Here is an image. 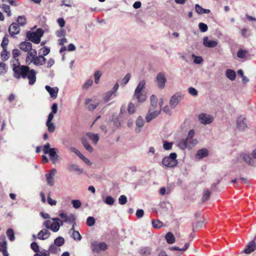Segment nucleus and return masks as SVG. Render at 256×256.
I'll use <instances>...</instances> for the list:
<instances>
[{
    "label": "nucleus",
    "instance_id": "nucleus-64",
    "mask_svg": "<svg viewBox=\"0 0 256 256\" xmlns=\"http://www.w3.org/2000/svg\"><path fill=\"white\" fill-rule=\"evenodd\" d=\"M8 52L6 49H3V51L1 52V56L4 60H6L8 58Z\"/></svg>",
    "mask_w": 256,
    "mask_h": 256
},
{
    "label": "nucleus",
    "instance_id": "nucleus-48",
    "mask_svg": "<svg viewBox=\"0 0 256 256\" xmlns=\"http://www.w3.org/2000/svg\"><path fill=\"white\" fill-rule=\"evenodd\" d=\"M2 8L4 12L7 14L8 16H10L12 15L10 6L8 5L3 4L2 6Z\"/></svg>",
    "mask_w": 256,
    "mask_h": 256
},
{
    "label": "nucleus",
    "instance_id": "nucleus-14",
    "mask_svg": "<svg viewBox=\"0 0 256 256\" xmlns=\"http://www.w3.org/2000/svg\"><path fill=\"white\" fill-rule=\"evenodd\" d=\"M56 173V170L52 168L49 171L48 174H46V182L49 186H53L54 184V176Z\"/></svg>",
    "mask_w": 256,
    "mask_h": 256
},
{
    "label": "nucleus",
    "instance_id": "nucleus-33",
    "mask_svg": "<svg viewBox=\"0 0 256 256\" xmlns=\"http://www.w3.org/2000/svg\"><path fill=\"white\" fill-rule=\"evenodd\" d=\"M188 149H192L198 144V140L196 138L186 139Z\"/></svg>",
    "mask_w": 256,
    "mask_h": 256
},
{
    "label": "nucleus",
    "instance_id": "nucleus-60",
    "mask_svg": "<svg viewBox=\"0 0 256 256\" xmlns=\"http://www.w3.org/2000/svg\"><path fill=\"white\" fill-rule=\"evenodd\" d=\"M198 28L202 32H206L208 29L207 25L203 22H200L198 24Z\"/></svg>",
    "mask_w": 256,
    "mask_h": 256
},
{
    "label": "nucleus",
    "instance_id": "nucleus-63",
    "mask_svg": "<svg viewBox=\"0 0 256 256\" xmlns=\"http://www.w3.org/2000/svg\"><path fill=\"white\" fill-rule=\"evenodd\" d=\"M118 202L122 205L126 204L127 202V198L124 195L120 196L118 198Z\"/></svg>",
    "mask_w": 256,
    "mask_h": 256
},
{
    "label": "nucleus",
    "instance_id": "nucleus-52",
    "mask_svg": "<svg viewBox=\"0 0 256 256\" xmlns=\"http://www.w3.org/2000/svg\"><path fill=\"white\" fill-rule=\"evenodd\" d=\"M104 202L108 204V205H110V206H112V205L114 204V198L111 196H107L104 200Z\"/></svg>",
    "mask_w": 256,
    "mask_h": 256
},
{
    "label": "nucleus",
    "instance_id": "nucleus-9",
    "mask_svg": "<svg viewBox=\"0 0 256 256\" xmlns=\"http://www.w3.org/2000/svg\"><path fill=\"white\" fill-rule=\"evenodd\" d=\"M198 118L200 122L204 125L210 124L214 120V118L212 116L204 113L200 114L198 115Z\"/></svg>",
    "mask_w": 256,
    "mask_h": 256
},
{
    "label": "nucleus",
    "instance_id": "nucleus-35",
    "mask_svg": "<svg viewBox=\"0 0 256 256\" xmlns=\"http://www.w3.org/2000/svg\"><path fill=\"white\" fill-rule=\"evenodd\" d=\"M88 138L92 140L94 144H96L99 140V136L98 134H94L90 132H88L86 134Z\"/></svg>",
    "mask_w": 256,
    "mask_h": 256
},
{
    "label": "nucleus",
    "instance_id": "nucleus-36",
    "mask_svg": "<svg viewBox=\"0 0 256 256\" xmlns=\"http://www.w3.org/2000/svg\"><path fill=\"white\" fill-rule=\"evenodd\" d=\"M165 238L168 244H172L175 242L174 236L170 232H168L166 234Z\"/></svg>",
    "mask_w": 256,
    "mask_h": 256
},
{
    "label": "nucleus",
    "instance_id": "nucleus-55",
    "mask_svg": "<svg viewBox=\"0 0 256 256\" xmlns=\"http://www.w3.org/2000/svg\"><path fill=\"white\" fill-rule=\"evenodd\" d=\"M96 222L94 218L92 216H88L86 219V224L88 226H93Z\"/></svg>",
    "mask_w": 256,
    "mask_h": 256
},
{
    "label": "nucleus",
    "instance_id": "nucleus-41",
    "mask_svg": "<svg viewBox=\"0 0 256 256\" xmlns=\"http://www.w3.org/2000/svg\"><path fill=\"white\" fill-rule=\"evenodd\" d=\"M64 240L62 236H58L54 240V244L57 246H60L64 244Z\"/></svg>",
    "mask_w": 256,
    "mask_h": 256
},
{
    "label": "nucleus",
    "instance_id": "nucleus-31",
    "mask_svg": "<svg viewBox=\"0 0 256 256\" xmlns=\"http://www.w3.org/2000/svg\"><path fill=\"white\" fill-rule=\"evenodd\" d=\"M208 154V150L206 148H202L198 150L196 152V156L198 158L201 159L207 156Z\"/></svg>",
    "mask_w": 256,
    "mask_h": 256
},
{
    "label": "nucleus",
    "instance_id": "nucleus-56",
    "mask_svg": "<svg viewBox=\"0 0 256 256\" xmlns=\"http://www.w3.org/2000/svg\"><path fill=\"white\" fill-rule=\"evenodd\" d=\"M152 224L154 228H159L162 226V223L158 220H156L152 221Z\"/></svg>",
    "mask_w": 256,
    "mask_h": 256
},
{
    "label": "nucleus",
    "instance_id": "nucleus-58",
    "mask_svg": "<svg viewBox=\"0 0 256 256\" xmlns=\"http://www.w3.org/2000/svg\"><path fill=\"white\" fill-rule=\"evenodd\" d=\"M13 58L17 62H18V59L17 58L20 56V51L18 49H14L12 52Z\"/></svg>",
    "mask_w": 256,
    "mask_h": 256
},
{
    "label": "nucleus",
    "instance_id": "nucleus-8",
    "mask_svg": "<svg viewBox=\"0 0 256 256\" xmlns=\"http://www.w3.org/2000/svg\"><path fill=\"white\" fill-rule=\"evenodd\" d=\"M43 226L53 232H57L60 230V225L58 222H52L50 220H46L43 222Z\"/></svg>",
    "mask_w": 256,
    "mask_h": 256
},
{
    "label": "nucleus",
    "instance_id": "nucleus-38",
    "mask_svg": "<svg viewBox=\"0 0 256 256\" xmlns=\"http://www.w3.org/2000/svg\"><path fill=\"white\" fill-rule=\"evenodd\" d=\"M6 235L11 242H13L15 240V236L14 230L12 228H8L6 230Z\"/></svg>",
    "mask_w": 256,
    "mask_h": 256
},
{
    "label": "nucleus",
    "instance_id": "nucleus-30",
    "mask_svg": "<svg viewBox=\"0 0 256 256\" xmlns=\"http://www.w3.org/2000/svg\"><path fill=\"white\" fill-rule=\"evenodd\" d=\"M226 75L227 78L230 80H234L236 79V73L234 70L231 69H228L226 72Z\"/></svg>",
    "mask_w": 256,
    "mask_h": 256
},
{
    "label": "nucleus",
    "instance_id": "nucleus-11",
    "mask_svg": "<svg viewBox=\"0 0 256 256\" xmlns=\"http://www.w3.org/2000/svg\"><path fill=\"white\" fill-rule=\"evenodd\" d=\"M59 216L61 218L64 219V222L65 223L69 224L74 222L76 220V216L73 214H70L68 215L64 212H60L59 214Z\"/></svg>",
    "mask_w": 256,
    "mask_h": 256
},
{
    "label": "nucleus",
    "instance_id": "nucleus-61",
    "mask_svg": "<svg viewBox=\"0 0 256 256\" xmlns=\"http://www.w3.org/2000/svg\"><path fill=\"white\" fill-rule=\"evenodd\" d=\"M130 76H131L130 74H127L124 78L122 80L121 84L123 86H124L130 80Z\"/></svg>",
    "mask_w": 256,
    "mask_h": 256
},
{
    "label": "nucleus",
    "instance_id": "nucleus-62",
    "mask_svg": "<svg viewBox=\"0 0 256 256\" xmlns=\"http://www.w3.org/2000/svg\"><path fill=\"white\" fill-rule=\"evenodd\" d=\"M172 143L168 142L166 140L164 142L163 147L166 150H170L172 148Z\"/></svg>",
    "mask_w": 256,
    "mask_h": 256
},
{
    "label": "nucleus",
    "instance_id": "nucleus-53",
    "mask_svg": "<svg viewBox=\"0 0 256 256\" xmlns=\"http://www.w3.org/2000/svg\"><path fill=\"white\" fill-rule=\"evenodd\" d=\"M7 72V68L6 64L4 62H0V74L3 75L5 74Z\"/></svg>",
    "mask_w": 256,
    "mask_h": 256
},
{
    "label": "nucleus",
    "instance_id": "nucleus-19",
    "mask_svg": "<svg viewBox=\"0 0 256 256\" xmlns=\"http://www.w3.org/2000/svg\"><path fill=\"white\" fill-rule=\"evenodd\" d=\"M45 88L52 98L55 99L56 98L58 92V87L51 88L49 86H46Z\"/></svg>",
    "mask_w": 256,
    "mask_h": 256
},
{
    "label": "nucleus",
    "instance_id": "nucleus-18",
    "mask_svg": "<svg viewBox=\"0 0 256 256\" xmlns=\"http://www.w3.org/2000/svg\"><path fill=\"white\" fill-rule=\"evenodd\" d=\"M85 104L88 106V109L89 110H94L98 105V102H95L92 98H86Z\"/></svg>",
    "mask_w": 256,
    "mask_h": 256
},
{
    "label": "nucleus",
    "instance_id": "nucleus-27",
    "mask_svg": "<svg viewBox=\"0 0 256 256\" xmlns=\"http://www.w3.org/2000/svg\"><path fill=\"white\" fill-rule=\"evenodd\" d=\"M116 94H114L112 91L109 90L104 94L103 96V100L104 102H107L109 100L116 97Z\"/></svg>",
    "mask_w": 256,
    "mask_h": 256
},
{
    "label": "nucleus",
    "instance_id": "nucleus-25",
    "mask_svg": "<svg viewBox=\"0 0 256 256\" xmlns=\"http://www.w3.org/2000/svg\"><path fill=\"white\" fill-rule=\"evenodd\" d=\"M20 50L24 52H28V53L32 50H34L32 49V43L28 42H24L20 43Z\"/></svg>",
    "mask_w": 256,
    "mask_h": 256
},
{
    "label": "nucleus",
    "instance_id": "nucleus-10",
    "mask_svg": "<svg viewBox=\"0 0 256 256\" xmlns=\"http://www.w3.org/2000/svg\"><path fill=\"white\" fill-rule=\"evenodd\" d=\"M156 82L157 83L158 88L160 89L164 88L166 82L164 74L163 72H159L156 76Z\"/></svg>",
    "mask_w": 256,
    "mask_h": 256
},
{
    "label": "nucleus",
    "instance_id": "nucleus-13",
    "mask_svg": "<svg viewBox=\"0 0 256 256\" xmlns=\"http://www.w3.org/2000/svg\"><path fill=\"white\" fill-rule=\"evenodd\" d=\"M182 99V96L176 94H174L170 98V105L172 108H174L180 102Z\"/></svg>",
    "mask_w": 256,
    "mask_h": 256
},
{
    "label": "nucleus",
    "instance_id": "nucleus-37",
    "mask_svg": "<svg viewBox=\"0 0 256 256\" xmlns=\"http://www.w3.org/2000/svg\"><path fill=\"white\" fill-rule=\"evenodd\" d=\"M248 54V50H244L240 49L237 52V56L238 58L243 59L246 58Z\"/></svg>",
    "mask_w": 256,
    "mask_h": 256
},
{
    "label": "nucleus",
    "instance_id": "nucleus-28",
    "mask_svg": "<svg viewBox=\"0 0 256 256\" xmlns=\"http://www.w3.org/2000/svg\"><path fill=\"white\" fill-rule=\"evenodd\" d=\"M256 248V242L254 240H252L247 245L244 250V252L247 254H250L255 250Z\"/></svg>",
    "mask_w": 256,
    "mask_h": 256
},
{
    "label": "nucleus",
    "instance_id": "nucleus-17",
    "mask_svg": "<svg viewBox=\"0 0 256 256\" xmlns=\"http://www.w3.org/2000/svg\"><path fill=\"white\" fill-rule=\"evenodd\" d=\"M150 106L149 108V111L154 112L158 108V98L156 96L152 94L150 98Z\"/></svg>",
    "mask_w": 256,
    "mask_h": 256
},
{
    "label": "nucleus",
    "instance_id": "nucleus-7",
    "mask_svg": "<svg viewBox=\"0 0 256 256\" xmlns=\"http://www.w3.org/2000/svg\"><path fill=\"white\" fill-rule=\"evenodd\" d=\"M107 244L104 242L94 241L91 243L92 250L94 252H98L100 250H105L107 248Z\"/></svg>",
    "mask_w": 256,
    "mask_h": 256
},
{
    "label": "nucleus",
    "instance_id": "nucleus-45",
    "mask_svg": "<svg viewBox=\"0 0 256 256\" xmlns=\"http://www.w3.org/2000/svg\"><path fill=\"white\" fill-rule=\"evenodd\" d=\"M58 250H60V248L54 244H52L48 250V252L52 254H56Z\"/></svg>",
    "mask_w": 256,
    "mask_h": 256
},
{
    "label": "nucleus",
    "instance_id": "nucleus-44",
    "mask_svg": "<svg viewBox=\"0 0 256 256\" xmlns=\"http://www.w3.org/2000/svg\"><path fill=\"white\" fill-rule=\"evenodd\" d=\"M204 226V221H199L196 224V226H194V222H192V230L194 232L196 230H198L199 228H202Z\"/></svg>",
    "mask_w": 256,
    "mask_h": 256
},
{
    "label": "nucleus",
    "instance_id": "nucleus-32",
    "mask_svg": "<svg viewBox=\"0 0 256 256\" xmlns=\"http://www.w3.org/2000/svg\"><path fill=\"white\" fill-rule=\"evenodd\" d=\"M195 10L198 14H208L210 12V10L203 8L198 4L195 5Z\"/></svg>",
    "mask_w": 256,
    "mask_h": 256
},
{
    "label": "nucleus",
    "instance_id": "nucleus-20",
    "mask_svg": "<svg viewBox=\"0 0 256 256\" xmlns=\"http://www.w3.org/2000/svg\"><path fill=\"white\" fill-rule=\"evenodd\" d=\"M67 169L71 172H76L78 174H83L84 170L78 167V166L74 164H70L68 166Z\"/></svg>",
    "mask_w": 256,
    "mask_h": 256
},
{
    "label": "nucleus",
    "instance_id": "nucleus-3",
    "mask_svg": "<svg viewBox=\"0 0 256 256\" xmlns=\"http://www.w3.org/2000/svg\"><path fill=\"white\" fill-rule=\"evenodd\" d=\"M244 161L246 163L251 166L256 164V148L252 151L251 154H241L238 155L236 160H234V164L237 162Z\"/></svg>",
    "mask_w": 256,
    "mask_h": 256
},
{
    "label": "nucleus",
    "instance_id": "nucleus-50",
    "mask_svg": "<svg viewBox=\"0 0 256 256\" xmlns=\"http://www.w3.org/2000/svg\"><path fill=\"white\" fill-rule=\"evenodd\" d=\"M192 57L194 58V62L196 64H200L203 62V59L201 56H196L194 54H192Z\"/></svg>",
    "mask_w": 256,
    "mask_h": 256
},
{
    "label": "nucleus",
    "instance_id": "nucleus-16",
    "mask_svg": "<svg viewBox=\"0 0 256 256\" xmlns=\"http://www.w3.org/2000/svg\"><path fill=\"white\" fill-rule=\"evenodd\" d=\"M50 235V232L46 228L38 232L37 238L40 240H45L48 239Z\"/></svg>",
    "mask_w": 256,
    "mask_h": 256
},
{
    "label": "nucleus",
    "instance_id": "nucleus-42",
    "mask_svg": "<svg viewBox=\"0 0 256 256\" xmlns=\"http://www.w3.org/2000/svg\"><path fill=\"white\" fill-rule=\"evenodd\" d=\"M17 24L18 26H24L26 24V18L24 16H18L17 18Z\"/></svg>",
    "mask_w": 256,
    "mask_h": 256
},
{
    "label": "nucleus",
    "instance_id": "nucleus-49",
    "mask_svg": "<svg viewBox=\"0 0 256 256\" xmlns=\"http://www.w3.org/2000/svg\"><path fill=\"white\" fill-rule=\"evenodd\" d=\"M93 81L92 79L87 80L82 86L83 90H87L92 84Z\"/></svg>",
    "mask_w": 256,
    "mask_h": 256
},
{
    "label": "nucleus",
    "instance_id": "nucleus-39",
    "mask_svg": "<svg viewBox=\"0 0 256 256\" xmlns=\"http://www.w3.org/2000/svg\"><path fill=\"white\" fill-rule=\"evenodd\" d=\"M50 52V48L48 46H44L39 50V54L40 56H44V57L47 56Z\"/></svg>",
    "mask_w": 256,
    "mask_h": 256
},
{
    "label": "nucleus",
    "instance_id": "nucleus-57",
    "mask_svg": "<svg viewBox=\"0 0 256 256\" xmlns=\"http://www.w3.org/2000/svg\"><path fill=\"white\" fill-rule=\"evenodd\" d=\"M72 204L73 207L76 209L80 208L82 205L81 202L78 200H72Z\"/></svg>",
    "mask_w": 256,
    "mask_h": 256
},
{
    "label": "nucleus",
    "instance_id": "nucleus-24",
    "mask_svg": "<svg viewBox=\"0 0 256 256\" xmlns=\"http://www.w3.org/2000/svg\"><path fill=\"white\" fill-rule=\"evenodd\" d=\"M0 252L2 253L4 256H9L7 250V242L4 237L3 240L0 242Z\"/></svg>",
    "mask_w": 256,
    "mask_h": 256
},
{
    "label": "nucleus",
    "instance_id": "nucleus-5",
    "mask_svg": "<svg viewBox=\"0 0 256 256\" xmlns=\"http://www.w3.org/2000/svg\"><path fill=\"white\" fill-rule=\"evenodd\" d=\"M236 126L240 132H246L250 128V124L244 116H240L236 118Z\"/></svg>",
    "mask_w": 256,
    "mask_h": 256
},
{
    "label": "nucleus",
    "instance_id": "nucleus-6",
    "mask_svg": "<svg viewBox=\"0 0 256 256\" xmlns=\"http://www.w3.org/2000/svg\"><path fill=\"white\" fill-rule=\"evenodd\" d=\"M177 154L175 152L171 153L169 156L165 157L162 160L163 165L166 167H174L176 166L178 162L176 160Z\"/></svg>",
    "mask_w": 256,
    "mask_h": 256
},
{
    "label": "nucleus",
    "instance_id": "nucleus-15",
    "mask_svg": "<svg viewBox=\"0 0 256 256\" xmlns=\"http://www.w3.org/2000/svg\"><path fill=\"white\" fill-rule=\"evenodd\" d=\"M8 32L12 36L19 34L20 32V26L16 22L12 23L8 28Z\"/></svg>",
    "mask_w": 256,
    "mask_h": 256
},
{
    "label": "nucleus",
    "instance_id": "nucleus-4",
    "mask_svg": "<svg viewBox=\"0 0 256 256\" xmlns=\"http://www.w3.org/2000/svg\"><path fill=\"white\" fill-rule=\"evenodd\" d=\"M44 34V30L42 28H38L35 32H28L26 36L28 40L36 44L40 43V38Z\"/></svg>",
    "mask_w": 256,
    "mask_h": 256
},
{
    "label": "nucleus",
    "instance_id": "nucleus-23",
    "mask_svg": "<svg viewBox=\"0 0 256 256\" xmlns=\"http://www.w3.org/2000/svg\"><path fill=\"white\" fill-rule=\"evenodd\" d=\"M136 127L135 132L136 133H139L141 132L142 128L144 126V120L140 116H138L136 121Z\"/></svg>",
    "mask_w": 256,
    "mask_h": 256
},
{
    "label": "nucleus",
    "instance_id": "nucleus-2",
    "mask_svg": "<svg viewBox=\"0 0 256 256\" xmlns=\"http://www.w3.org/2000/svg\"><path fill=\"white\" fill-rule=\"evenodd\" d=\"M14 72L13 76L16 79L26 78V72H28L29 66L21 65L19 62L12 65Z\"/></svg>",
    "mask_w": 256,
    "mask_h": 256
},
{
    "label": "nucleus",
    "instance_id": "nucleus-54",
    "mask_svg": "<svg viewBox=\"0 0 256 256\" xmlns=\"http://www.w3.org/2000/svg\"><path fill=\"white\" fill-rule=\"evenodd\" d=\"M178 146L182 150H184L186 148H188L187 142H186V139L180 140L178 142Z\"/></svg>",
    "mask_w": 256,
    "mask_h": 256
},
{
    "label": "nucleus",
    "instance_id": "nucleus-34",
    "mask_svg": "<svg viewBox=\"0 0 256 256\" xmlns=\"http://www.w3.org/2000/svg\"><path fill=\"white\" fill-rule=\"evenodd\" d=\"M82 142L84 148L89 152H92L93 151V148L90 144L88 141L84 138H82Z\"/></svg>",
    "mask_w": 256,
    "mask_h": 256
},
{
    "label": "nucleus",
    "instance_id": "nucleus-29",
    "mask_svg": "<svg viewBox=\"0 0 256 256\" xmlns=\"http://www.w3.org/2000/svg\"><path fill=\"white\" fill-rule=\"evenodd\" d=\"M134 96L140 102H142L146 100V95L144 94L143 92H138V93L134 92Z\"/></svg>",
    "mask_w": 256,
    "mask_h": 256
},
{
    "label": "nucleus",
    "instance_id": "nucleus-59",
    "mask_svg": "<svg viewBox=\"0 0 256 256\" xmlns=\"http://www.w3.org/2000/svg\"><path fill=\"white\" fill-rule=\"evenodd\" d=\"M30 248L35 252H38L40 251L39 246L36 242H32Z\"/></svg>",
    "mask_w": 256,
    "mask_h": 256
},
{
    "label": "nucleus",
    "instance_id": "nucleus-40",
    "mask_svg": "<svg viewBox=\"0 0 256 256\" xmlns=\"http://www.w3.org/2000/svg\"><path fill=\"white\" fill-rule=\"evenodd\" d=\"M146 84V82L144 80H142L140 82L134 92H136V93H138V92H142V90L144 88Z\"/></svg>",
    "mask_w": 256,
    "mask_h": 256
},
{
    "label": "nucleus",
    "instance_id": "nucleus-47",
    "mask_svg": "<svg viewBox=\"0 0 256 256\" xmlns=\"http://www.w3.org/2000/svg\"><path fill=\"white\" fill-rule=\"evenodd\" d=\"M71 236L76 240L80 241L82 240V236L78 231H74L72 232Z\"/></svg>",
    "mask_w": 256,
    "mask_h": 256
},
{
    "label": "nucleus",
    "instance_id": "nucleus-12",
    "mask_svg": "<svg viewBox=\"0 0 256 256\" xmlns=\"http://www.w3.org/2000/svg\"><path fill=\"white\" fill-rule=\"evenodd\" d=\"M36 72L34 69H30L29 68L28 72H26V78L28 80V84L30 85H33L36 82Z\"/></svg>",
    "mask_w": 256,
    "mask_h": 256
},
{
    "label": "nucleus",
    "instance_id": "nucleus-46",
    "mask_svg": "<svg viewBox=\"0 0 256 256\" xmlns=\"http://www.w3.org/2000/svg\"><path fill=\"white\" fill-rule=\"evenodd\" d=\"M210 192L208 190H204V194L202 197V201L204 202L208 200L210 197Z\"/></svg>",
    "mask_w": 256,
    "mask_h": 256
},
{
    "label": "nucleus",
    "instance_id": "nucleus-26",
    "mask_svg": "<svg viewBox=\"0 0 256 256\" xmlns=\"http://www.w3.org/2000/svg\"><path fill=\"white\" fill-rule=\"evenodd\" d=\"M57 150H58L56 148H51L50 150H48V154L54 164L56 162L58 158V156L56 154Z\"/></svg>",
    "mask_w": 256,
    "mask_h": 256
},
{
    "label": "nucleus",
    "instance_id": "nucleus-43",
    "mask_svg": "<svg viewBox=\"0 0 256 256\" xmlns=\"http://www.w3.org/2000/svg\"><path fill=\"white\" fill-rule=\"evenodd\" d=\"M46 126L48 127V130L50 132H53L56 129V126L52 122H46Z\"/></svg>",
    "mask_w": 256,
    "mask_h": 256
},
{
    "label": "nucleus",
    "instance_id": "nucleus-1",
    "mask_svg": "<svg viewBox=\"0 0 256 256\" xmlns=\"http://www.w3.org/2000/svg\"><path fill=\"white\" fill-rule=\"evenodd\" d=\"M46 59L44 57V56L37 55V51L36 50L29 52L26 59L27 64H33L36 66H42L46 63Z\"/></svg>",
    "mask_w": 256,
    "mask_h": 256
},
{
    "label": "nucleus",
    "instance_id": "nucleus-51",
    "mask_svg": "<svg viewBox=\"0 0 256 256\" xmlns=\"http://www.w3.org/2000/svg\"><path fill=\"white\" fill-rule=\"evenodd\" d=\"M102 76V72L100 70H96L94 74V82L96 84L99 83L100 78Z\"/></svg>",
    "mask_w": 256,
    "mask_h": 256
},
{
    "label": "nucleus",
    "instance_id": "nucleus-21",
    "mask_svg": "<svg viewBox=\"0 0 256 256\" xmlns=\"http://www.w3.org/2000/svg\"><path fill=\"white\" fill-rule=\"evenodd\" d=\"M160 112V108H158L157 110L154 112H150L148 110V112L146 116V121L148 122H150L152 119L156 118Z\"/></svg>",
    "mask_w": 256,
    "mask_h": 256
},
{
    "label": "nucleus",
    "instance_id": "nucleus-22",
    "mask_svg": "<svg viewBox=\"0 0 256 256\" xmlns=\"http://www.w3.org/2000/svg\"><path fill=\"white\" fill-rule=\"evenodd\" d=\"M204 45L207 48H214L218 45L216 40H210L208 37H204L203 40Z\"/></svg>",
    "mask_w": 256,
    "mask_h": 256
}]
</instances>
